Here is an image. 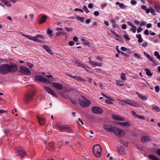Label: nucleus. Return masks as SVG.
Segmentation results:
<instances>
[{
    "label": "nucleus",
    "mask_w": 160,
    "mask_h": 160,
    "mask_svg": "<svg viewBox=\"0 0 160 160\" xmlns=\"http://www.w3.org/2000/svg\"><path fill=\"white\" fill-rule=\"evenodd\" d=\"M2 2L7 7H10L11 6V4L9 2L7 1V0H4Z\"/></svg>",
    "instance_id": "c85d7f7f"
},
{
    "label": "nucleus",
    "mask_w": 160,
    "mask_h": 160,
    "mask_svg": "<svg viewBox=\"0 0 160 160\" xmlns=\"http://www.w3.org/2000/svg\"><path fill=\"white\" fill-rule=\"evenodd\" d=\"M136 1L135 0H132L131 1V3L132 5H135L136 4Z\"/></svg>",
    "instance_id": "5fc2aeb1"
},
{
    "label": "nucleus",
    "mask_w": 160,
    "mask_h": 160,
    "mask_svg": "<svg viewBox=\"0 0 160 160\" xmlns=\"http://www.w3.org/2000/svg\"><path fill=\"white\" fill-rule=\"evenodd\" d=\"M103 127L107 131L114 133L117 136L122 137L125 135L124 131L117 127H110L108 125H104Z\"/></svg>",
    "instance_id": "f257e3e1"
},
{
    "label": "nucleus",
    "mask_w": 160,
    "mask_h": 160,
    "mask_svg": "<svg viewBox=\"0 0 160 160\" xmlns=\"http://www.w3.org/2000/svg\"><path fill=\"white\" fill-rule=\"evenodd\" d=\"M15 150L16 151V152L19 153V154H18L17 155H21L22 158L24 157L26 154V152L23 150V148L20 147H17L15 149Z\"/></svg>",
    "instance_id": "1a4fd4ad"
},
{
    "label": "nucleus",
    "mask_w": 160,
    "mask_h": 160,
    "mask_svg": "<svg viewBox=\"0 0 160 160\" xmlns=\"http://www.w3.org/2000/svg\"><path fill=\"white\" fill-rule=\"evenodd\" d=\"M118 152L120 154H123L124 152L123 148L122 146H118L117 148Z\"/></svg>",
    "instance_id": "5701e85b"
},
{
    "label": "nucleus",
    "mask_w": 160,
    "mask_h": 160,
    "mask_svg": "<svg viewBox=\"0 0 160 160\" xmlns=\"http://www.w3.org/2000/svg\"><path fill=\"white\" fill-rule=\"evenodd\" d=\"M76 18L78 20H79L82 22H84V18L83 17H81L79 16H77L76 17Z\"/></svg>",
    "instance_id": "c756f323"
},
{
    "label": "nucleus",
    "mask_w": 160,
    "mask_h": 160,
    "mask_svg": "<svg viewBox=\"0 0 160 160\" xmlns=\"http://www.w3.org/2000/svg\"><path fill=\"white\" fill-rule=\"evenodd\" d=\"M121 49L122 51H126L127 50V48L124 47H122L121 48Z\"/></svg>",
    "instance_id": "e2e57ef3"
},
{
    "label": "nucleus",
    "mask_w": 160,
    "mask_h": 160,
    "mask_svg": "<svg viewBox=\"0 0 160 160\" xmlns=\"http://www.w3.org/2000/svg\"><path fill=\"white\" fill-rule=\"evenodd\" d=\"M133 56L134 57H137L138 59H140L141 58V56L137 53H133Z\"/></svg>",
    "instance_id": "e433bc0d"
},
{
    "label": "nucleus",
    "mask_w": 160,
    "mask_h": 160,
    "mask_svg": "<svg viewBox=\"0 0 160 160\" xmlns=\"http://www.w3.org/2000/svg\"><path fill=\"white\" fill-rule=\"evenodd\" d=\"M136 93L142 100L145 101L147 99V98L145 96L143 95L138 92H136Z\"/></svg>",
    "instance_id": "4be33fe9"
},
{
    "label": "nucleus",
    "mask_w": 160,
    "mask_h": 160,
    "mask_svg": "<svg viewBox=\"0 0 160 160\" xmlns=\"http://www.w3.org/2000/svg\"><path fill=\"white\" fill-rule=\"evenodd\" d=\"M144 34L145 35H148L149 34L148 31V29H146L144 31Z\"/></svg>",
    "instance_id": "338daca9"
},
{
    "label": "nucleus",
    "mask_w": 160,
    "mask_h": 160,
    "mask_svg": "<svg viewBox=\"0 0 160 160\" xmlns=\"http://www.w3.org/2000/svg\"><path fill=\"white\" fill-rule=\"evenodd\" d=\"M52 86L54 87L55 88H56L58 90H61L62 89L63 87L62 85L58 83H56V82H52Z\"/></svg>",
    "instance_id": "4468645a"
},
{
    "label": "nucleus",
    "mask_w": 160,
    "mask_h": 160,
    "mask_svg": "<svg viewBox=\"0 0 160 160\" xmlns=\"http://www.w3.org/2000/svg\"><path fill=\"white\" fill-rule=\"evenodd\" d=\"M82 43L84 46H88L90 44L89 42L84 38L81 39Z\"/></svg>",
    "instance_id": "412c9836"
},
{
    "label": "nucleus",
    "mask_w": 160,
    "mask_h": 160,
    "mask_svg": "<svg viewBox=\"0 0 160 160\" xmlns=\"http://www.w3.org/2000/svg\"><path fill=\"white\" fill-rule=\"evenodd\" d=\"M155 89L156 92H158L160 90L159 87L158 86H156L155 87Z\"/></svg>",
    "instance_id": "09e8293b"
},
{
    "label": "nucleus",
    "mask_w": 160,
    "mask_h": 160,
    "mask_svg": "<svg viewBox=\"0 0 160 160\" xmlns=\"http://www.w3.org/2000/svg\"><path fill=\"white\" fill-rule=\"evenodd\" d=\"M105 102L108 104H113V102L110 100L108 99H106L105 100Z\"/></svg>",
    "instance_id": "37998d69"
},
{
    "label": "nucleus",
    "mask_w": 160,
    "mask_h": 160,
    "mask_svg": "<svg viewBox=\"0 0 160 160\" xmlns=\"http://www.w3.org/2000/svg\"><path fill=\"white\" fill-rule=\"evenodd\" d=\"M116 84L117 85L121 86L123 85V82L120 81H117Z\"/></svg>",
    "instance_id": "72a5a7b5"
},
{
    "label": "nucleus",
    "mask_w": 160,
    "mask_h": 160,
    "mask_svg": "<svg viewBox=\"0 0 160 160\" xmlns=\"http://www.w3.org/2000/svg\"><path fill=\"white\" fill-rule=\"evenodd\" d=\"M39 124L40 125H43L45 122V119L43 118H38Z\"/></svg>",
    "instance_id": "b1692460"
},
{
    "label": "nucleus",
    "mask_w": 160,
    "mask_h": 160,
    "mask_svg": "<svg viewBox=\"0 0 160 160\" xmlns=\"http://www.w3.org/2000/svg\"><path fill=\"white\" fill-rule=\"evenodd\" d=\"M146 75L149 77H151L152 75V74L148 69L147 68L146 70Z\"/></svg>",
    "instance_id": "473e14b6"
},
{
    "label": "nucleus",
    "mask_w": 160,
    "mask_h": 160,
    "mask_svg": "<svg viewBox=\"0 0 160 160\" xmlns=\"http://www.w3.org/2000/svg\"><path fill=\"white\" fill-rule=\"evenodd\" d=\"M112 117L113 119L119 121H124V119L123 118L121 117L118 115H112Z\"/></svg>",
    "instance_id": "2eb2a0df"
},
{
    "label": "nucleus",
    "mask_w": 160,
    "mask_h": 160,
    "mask_svg": "<svg viewBox=\"0 0 160 160\" xmlns=\"http://www.w3.org/2000/svg\"><path fill=\"white\" fill-rule=\"evenodd\" d=\"M26 64L27 65L31 68H32L33 66V65L32 63H30L29 62H27Z\"/></svg>",
    "instance_id": "de8ad7c7"
},
{
    "label": "nucleus",
    "mask_w": 160,
    "mask_h": 160,
    "mask_svg": "<svg viewBox=\"0 0 160 160\" xmlns=\"http://www.w3.org/2000/svg\"><path fill=\"white\" fill-rule=\"evenodd\" d=\"M152 109L157 112H159L160 111V109L157 106H155L153 107Z\"/></svg>",
    "instance_id": "a18cd8bd"
},
{
    "label": "nucleus",
    "mask_w": 160,
    "mask_h": 160,
    "mask_svg": "<svg viewBox=\"0 0 160 160\" xmlns=\"http://www.w3.org/2000/svg\"><path fill=\"white\" fill-rule=\"evenodd\" d=\"M154 7L156 11L158 13H160V5L158 2H155L154 4Z\"/></svg>",
    "instance_id": "f3484780"
},
{
    "label": "nucleus",
    "mask_w": 160,
    "mask_h": 160,
    "mask_svg": "<svg viewBox=\"0 0 160 160\" xmlns=\"http://www.w3.org/2000/svg\"><path fill=\"white\" fill-rule=\"evenodd\" d=\"M87 71L90 72L91 69L89 67L87 66H85L84 68Z\"/></svg>",
    "instance_id": "a19ab883"
},
{
    "label": "nucleus",
    "mask_w": 160,
    "mask_h": 160,
    "mask_svg": "<svg viewBox=\"0 0 160 160\" xmlns=\"http://www.w3.org/2000/svg\"><path fill=\"white\" fill-rule=\"evenodd\" d=\"M17 70L18 67L15 64H4L0 66V72L2 74H5L10 72H15Z\"/></svg>",
    "instance_id": "f03ea898"
},
{
    "label": "nucleus",
    "mask_w": 160,
    "mask_h": 160,
    "mask_svg": "<svg viewBox=\"0 0 160 160\" xmlns=\"http://www.w3.org/2000/svg\"><path fill=\"white\" fill-rule=\"evenodd\" d=\"M124 37L127 40H130V38L128 36V35L127 34L125 35H124Z\"/></svg>",
    "instance_id": "0e129e2a"
},
{
    "label": "nucleus",
    "mask_w": 160,
    "mask_h": 160,
    "mask_svg": "<svg viewBox=\"0 0 160 160\" xmlns=\"http://www.w3.org/2000/svg\"><path fill=\"white\" fill-rule=\"evenodd\" d=\"M26 37L30 40L34 41V37L32 36L31 35H27L26 36Z\"/></svg>",
    "instance_id": "58836bf2"
},
{
    "label": "nucleus",
    "mask_w": 160,
    "mask_h": 160,
    "mask_svg": "<svg viewBox=\"0 0 160 160\" xmlns=\"http://www.w3.org/2000/svg\"><path fill=\"white\" fill-rule=\"evenodd\" d=\"M79 103L80 105L83 107H88L90 104V101L83 96H81L79 98Z\"/></svg>",
    "instance_id": "7ed1b4c3"
},
{
    "label": "nucleus",
    "mask_w": 160,
    "mask_h": 160,
    "mask_svg": "<svg viewBox=\"0 0 160 160\" xmlns=\"http://www.w3.org/2000/svg\"><path fill=\"white\" fill-rule=\"evenodd\" d=\"M78 65L80 67L83 68H84L85 65L81 63H78Z\"/></svg>",
    "instance_id": "bf43d9fd"
},
{
    "label": "nucleus",
    "mask_w": 160,
    "mask_h": 160,
    "mask_svg": "<svg viewBox=\"0 0 160 160\" xmlns=\"http://www.w3.org/2000/svg\"><path fill=\"white\" fill-rule=\"evenodd\" d=\"M35 92H32L26 95L25 100L26 102H28L32 99V97L34 95Z\"/></svg>",
    "instance_id": "f8f14e48"
},
{
    "label": "nucleus",
    "mask_w": 160,
    "mask_h": 160,
    "mask_svg": "<svg viewBox=\"0 0 160 160\" xmlns=\"http://www.w3.org/2000/svg\"><path fill=\"white\" fill-rule=\"evenodd\" d=\"M44 88L50 94L52 95L54 97L57 98L58 96L55 92L51 89L49 88L44 87Z\"/></svg>",
    "instance_id": "9b49d317"
},
{
    "label": "nucleus",
    "mask_w": 160,
    "mask_h": 160,
    "mask_svg": "<svg viewBox=\"0 0 160 160\" xmlns=\"http://www.w3.org/2000/svg\"><path fill=\"white\" fill-rule=\"evenodd\" d=\"M132 28L131 29V30L132 31L133 33H135L136 32V27L133 25Z\"/></svg>",
    "instance_id": "79ce46f5"
},
{
    "label": "nucleus",
    "mask_w": 160,
    "mask_h": 160,
    "mask_svg": "<svg viewBox=\"0 0 160 160\" xmlns=\"http://www.w3.org/2000/svg\"><path fill=\"white\" fill-rule=\"evenodd\" d=\"M146 24V22L143 21H141L140 22V25L141 26H145Z\"/></svg>",
    "instance_id": "13d9d810"
},
{
    "label": "nucleus",
    "mask_w": 160,
    "mask_h": 160,
    "mask_svg": "<svg viewBox=\"0 0 160 160\" xmlns=\"http://www.w3.org/2000/svg\"><path fill=\"white\" fill-rule=\"evenodd\" d=\"M74 44V42L73 41H70L69 42L68 44L70 46H72Z\"/></svg>",
    "instance_id": "8fccbe9b"
},
{
    "label": "nucleus",
    "mask_w": 160,
    "mask_h": 160,
    "mask_svg": "<svg viewBox=\"0 0 160 160\" xmlns=\"http://www.w3.org/2000/svg\"><path fill=\"white\" fill-rule=\"evenodd\" d=\"M108 3L107 2L102 3L101 5V8L102 9H104L105 7L107 6L108 5Z\"/></svg>",
    "instance_id": "ea45409f"
},
{
    "label": "nucleus",
    "mask_w": 160,
    "mask_h": 160,
    "mask_svg": "<svg viewBox=\"0 0 160 160\" xmlns=\"http://www.w3.org/2000/svg\"><path fill=\"white\" fill-rule=\"evenodd\" d=\"M94 14L96 16H98L99 14V12L98 11H95L94 12Z\"/></svg>",
    "instance_id": "69168bd1"
},
{
    "label": "nucleus",
    "mask_w": 160,
    "mask_h": 160,
    "mask_svg": "<svg viewBox=\"0 0 160 160\" xmlns=\"http://www.w3.org/2000/svg\"><path fill=\"white\" fill-rule=\"evenodd\" d=\"M142 30L141 28L139 27L137 29V32L139 33L141 32Z\"/></svg>",
    "instance_id": "680f3d73"
},
{
    "label": "nucleus",
    "mask_w": 160,
    "mask_h": 160,
    "mask_svg": "<svg viewBox=\"0 0 160 160\" xmlns=\"http://www.w3.org/2000/svg\"><path fill=\"white\" fill-rule=\"evenodd\" d=\"M92 111L93 112L96 114H101L103 112L102 110L97 107H93L92 108Z\"/></svg>",
    "instance_id": "9d476101"
},
{
    "label": "nucleus",
    "mask_w": 160,
    "mask_h": 160,
    "mask_svg": "<svg viewBox=\"0 0 160 160\" xmlns=\"http://www.w3.org/2000/svg\"><path fill=\"white\" fill-rule=\"evenodd\" d=\"M89 63L93 66L94 67H95L96 66H99L101 67L102 66V65L101 63H97L93 61H89Z\"/></svg>",
    "instance_id": "aec40b11"
},
{
    "label": "nucleus",
    "mask_w": 160,
    "mask_h": 160,
    "mask_svg": "<svg viewBox=\"0 0 160 160\" xmlns=\"http://www.w3.org/2000/svg\"><path fill=\"white\" fill-rule=\"evenodd\" d=\"M151 140V139L148 136H144L141 138V141L143 142H146L150 141Z\"/></svg>",
    "instance_id": "a211bd4d"
},
{
    "label": "nucleus",
    "mask_w": 160,
    "mask_h": 160,
    "mask_svg": "<svg viewBox=\"0 0 160 160\" xmlns=\"http://www.w3.org/2000/svg\"><path fill=\"white\" fill-rule=\"evenodd\" d=\"M52 31L50 29H48L47 31V33L49 36H53L52 34Z\"/></svg>",
    "instance_id": "f704fd0d"
},
{
    "label": "nucleus",
    "mask_w": 160,
    "mask_h": 160,
    "mask_svg": "<svg viewBox=\"0 0 160 160\" xmlns=\"http://www.w3.org/2000/svg\"><path fill=\"white\" fill-rule=\"evenodd\" d=\"M48 147L52 149L54 148V143L52 142H51L48 143Z\"/></svg>",
    "instance_id": "7c9ffc66"
},
{
    "label": "nucleus",
    "mask_w": 160,
    "mask_h": 160,
    "mask_svg": "<svg viewBox=\"0 0 160 160\" xmlns=\"http://www.w3.org/2000/svg\"><path fill=\"white\" fill-rule=\"evenodd\" d=\"M43 48L48 53L52 54L53 53L51 52V50L49 47L46 45H44L43 46Z\"/></svg>",
    "instance_id": "393cba45"
},
{
    "label": "nucleus",
    "mask_w": 160,
    "mask_h": 160,
    "mask_svg": "<svg viewBox=\"0 0 160 160\" xmlns=\"http://www.w3.org/2000/svg\"><path fill=\"white\" fill-rule=\"evenodd\" d=\"M121 101L122 102L127 103L129 105H130L135 107L137 106V105L136 103H133L132 101L130 100L123 99Z\"/></svg>",
    "instance_id": "ddd939ff"
},
{
    "label": "nucleus",
    "mask_w": 160,
    "mask_h": 160,
    "mask_svg": "<svg viewBox=\"0 0 160 160\" xmlns=\"http://www.w3.org/2000/svg\"><path fill=\"white\" fill-rule=\"evenodd\" d=\"M83 9L87 13H88L89 12V11L87 7L86 6H83Z\"/></svg>",
    "instance_id": "49530a36"
},
{
    "label": "nucleus",
    "mask_w": 160,
    "mask_h": 160,
    "mask_svg": "<svg viewBox=\"0 0 160 160\" xmlns=\"http://www.w3.org/2000/svg\"><path fill=\"white\" fill-rule=\"evenodd\" d=\"M44 39L43 36L41 34H38L34 37V41L37 42L43 43Z\"/></svg>",
    "instance_id": "423d86ee"
},
{
    "label": "nucleus",
    "mask_w": 160,
    "mask_h": 160,
    "mask_svg": "<svg viewBox=\"0 0 160 160\" xmlns=\"http://www.w3.org/2000/svg\"><path fill=\"white\" fill-rule=\"evenodd\" d=\"M141 8L142 9L145 10L146 12V11L147 9V7L145 6L142 5L141 6Z\"/></svg>",
    "instance_id": "603ef678"
},
{
    "label": "nucleus",
    "mask_w": 160,
    "mask_h": 160,
    "mask_svg": "<svg viewBox=\"0 0 160 160\" xmlns=\"http://www.w3.org/2000/svg\"><path fill=\"white\" fill-rule=\"evenodd\" d=\"M47 19V17L45 15H43L41 17V18L39 20L38 23L39 24H41L44 23Z\"/></svg>",
    "instance_id": "dca6fc26"
},
{
    "label": "nucleus",
    "mask_w": 160,
    "mask_h": 160,
    "mask_svg": "<svg viewBox=\"0 0 160 160\" xmlns=\"http://www.w3.org/2000/svg\"><path fill=\"white\" fill-rule=\"evenodd\" d=\"M150 61H152L153 62H155V60H153V58L152 57H151L149 56V58H148Z\"/></svg>",
    "instance_id": "3c124183"
},
{
    "label": "nucleus",
    "mask_w": 160,
    "mask_h": 160,
    "mask_svg": "<svg viewBox=\"0 0 160 160\" xmlns=\"http://www.w3.org/2000/svg\"><path fill=\"white\" fill-rule=\"evenodd\" d=\"M75 80H76L78 81H83V79H82L79 76H76Z\"/></svg>",
    "instance_id": "c03bdc74"
},
{
    "label": "nucleus",
    "mask_w": 160,
    "mask_h": 160,
    "mask_svg": "<svg viewBox=\"0 0 160 160\" xmlns=\"http://www.w3.org/2000/svg\"><path fill=\"white\" fill-rule=\"evenodd\" d=\"M150 12L154 16L156 15V13L154 10L151 7H150L148 8L147 9L146 11V13H148Z\"/></svg>",
    "instance_id": "6ab92c4d"
},
{
    "label": "nucleus",
    "mask_w": 160,
    "mask_h": 160,
    "mask_svg": "<svg viewBox=\"0 0 160 160\" xmlns=\"http://www.w3.org/2000/svg\"><path fill=\"white\" fill-rule=\"evenodd\" d=\"M55 126L56 127L58 128L59 129V131L60 132H69L71 130V129L70 127L67 125L60 126L57 123L56 124Z\"/></svg>",
    "instance_id": "39448f33"
},
{
    "label": "nucleus",
    "mask_w": 160,
    "mask_h": 160,
    "mask_svg": "<svg viewBox=\"0 0 160 160\" xmlns=\"http://www.w3.org/2000/svg\"><path fill=\"white\" fill-rule=\"evenodd\" d=\"M130 123L128 122H123L122 127L126 128H128L130 125Z\"/></svg>",
    "instance_id": "2f4dec72"
},
{
    "label": "nucleus",
    "mask_w": 160,
    "mask_h": 160,
    "mask_svg": "<svg viewBox=\"0 0 160 160\" xmlns=\"http://www.w3.org/2000/svg\"><path fill=\"white\" fill-rule=\"evenodd\" d=\"M148 156L151 160H159L157 157L152 155H149Z\"/></svg>",
    "instance_id": "a878e982"
},
{
    "label": "nucleus",
    "mask_w": 160,
    "mask_h": 160,
    "mask_svg": "<svg viewBox=\"0 0 160 160\" xmlns=\"http://www.w3.org/2000/svg\"><path fill=\"white\" fill-rule=\"evenodd\" d=\"M93 152L95 156L100 158L102 150V147L99 144L94 145L92 147Z\"/></svg>",
    "instance_id": "20e7f679"
},
{
    "label": "nucleus",
    "mask_w": 160,
    "mask_h": 160,
    "mask_svg": "<svg viewBox=\"0 0 160 160\" xmlns=\"http://www.w3.org/2000/svg\"><path fill=\"white\" fill-rule=\"evenodd\" d=\"M20 72L25 75H30L31 74V72L29 70L24 66H21L20 68Z\"/></svg>",
    "instance_id": "6e6552de"
},
{
    "label": "nucleus",
    "mask_w": 160,
    "mask_h": 160,
    "mask_svg": "<svg viewBox=\"0 0 160 160\" xmlns=\"http://www.w3.org/2000/svg\"><path fill=\"white\" fill-rule=\"evenodd\" d=\"M120 77L122 79L123 81H125L126 79L125 75L123 73H122Z\"/></svg>",
    "instance_id": "4c0bfd02"
},
{
    "label": "nucleus",
    "mask_w": 160,
    "mask_h": 160,
    "mask_svg": "<svg viewBox=\"0 0 160 160\" xmlns=\"http://www.w3.org/2000/svg\"><path fill=\"white\" fill-rule=\"evenodd\" d=\"M78 123L79 124L80 122H81L82 125L83 124V121L82 120H81L80 118H79L78 120L77 121Z\"/></svg>",
    "instance_id": "6e6d98bb"
},
{
    "label": "nucleus",
    "mask_w": 160,
    "mask_h": 160,
    "mask_svg": "<svg viewBox=\"0 0 160 160\" xmlns=\"http://www.w3.org/2000/svg\"><path fill=\"white\" fill-rule=\"evenodd\" d=\"M116 4L117 5H118L120 8L122 9H124L126 7L124 4L122 3H120L119 2H117Z\"/></svg>",
    "instance_id": "bb28decb"
},
{
    "label": "nucleus",
    "mask_w": 160,
    "mask_h": 160,
    "mask_svg": "<svg viewBox=\"0 0 160 160\" xmlns=\"http://www.w3.org/2000/svg\"><path fill=\"white\" fill-rule=\"evenodd\" d=\"M154 55L158 59L160 58V55H159L158 52L155 51L154 52Z\"/></svg>",
    "instance_id": "c9c22d12"
},
{
    "label": "nucleus",
    "mask_w": 160,
    "mask_h": 160,
    "mask_svg": "<svg viewBox=\"0 0 160 160\" xmlns=\"http://www.w3.org/2000/svg\"><path fill=\"white\" fill-rule=\"evenodd\" d=\"M157 154L160 156V149H158L156 151Z\"/></svg>",
    "instance_id": "774afa93"
},
{
    "label": "nucleus",
    "mask_w": 160,
    "mask_h": 160,
    "mask_svg": "<svg viewBox=\"0 0 160 160\" xmlns=\"http://www.w3.org/2000/svg\"><path fill=\"white\" fill-rule=\"evenodd\" d=\"M35 80L36 81L41 82L45 83H49V81L46 78L41 76L37 75L35 77Z\"/></svg>",
    "instance_id": "0eeeda50"
},
{
    "label": "nucleus",
    "mask_w": 160,
    "mask_h": 160,
    "mask_svg": "<svg viewBox=\"0 0 160 160\" xmlns=\"http://www.w3.org/2000/svg\"><path fill=\"white\" fill-rule=\"evenodd\" d=\"M144 55L146 56L147 58H149V55L146 52H143Z\"/></svg>",
    "instance_id": "4d7b16f0"
},
{
    "label": "nucleus",
    "mask_w": 160,
    "mask_h": 160,
    "mask_svg": "<svg viewBox=\"0 0 160 160\" xmlns=\"http://www.w3.org/2000/svg\"><path fill=\"white\" fill-rule=\"evenodd\" d=\"M122 29H125L127 28V25L125 24H123L122 26Z\"/></svg>",
    "instance_id": "052dcab7"
},
{
    "label": "nucleus",
    "mask_w": 160,
    "mask_h": 160,
    "mask_svg": "<svg viewBox=\"0 0 160 160\" xmlns=\"http://www.w3.org/2000/svg\"><path fill=\"white\" fill-rule=\"evenodd\" d=\"M148 45V43L147 42L143 43L142 44V46L144 47H146Z\"/></svg>",
    "instance_id": "864d4df0"
},
{
    "label": "nucleus",
    "mask_w": 160,
    "mask_h": 160,
    "mask_svg": "<svg viewBox=\"0 0 160 160\" xmlns=\"http://www.w3.org/2000/svg\"><path fill=\"white\" fill-rule=\"evenodd\" d=\"M136 37L138 39V41L139 42L141 43L142 42L143 40L141 34L137 35Z\"/></svg>",
    "instance_id": "cd10ccee"
}]
</instances>
